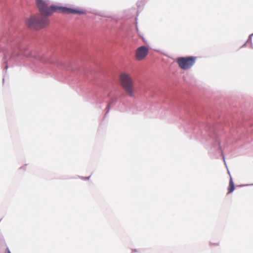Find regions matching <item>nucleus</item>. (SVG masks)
<instances>
[{"label": "nucleus", "instance_id": "obj_3", "mask_svg": "<svg viewBox=\"0 0 253 253\" xmlns=\"http://www.w3.org/2000/svg\"><path fill=\"white\" fill-rule=\"evenodd\" d=\"M49 21L47 17L41 15H34L27 19L26 24L31 29H38L47 26Z\"/></svg>", "mask_w": 253, "mask_h": 253}, {"label": "nucleus", "instance_id": "obj_1", "mask_svg": "<svg viewBox=\"0 0 253 253\" xmlns=\"http://www.w3.org/2000/svg\"><path fill=\"white\" fill-rule=\"evenodd\" d=\"M36 3L41 13V15L45 17L56 12L65 14H82L84 13L83 11L78 9L51 4L48 0H36Z\"/></svg>", "mask_w": 253, "mask_h": 253}, {"label": "nucleus", "instance_id": "obj_8", "mask_svg": "<svg viewBox=\"0 0 253 253\" xmlns=\"http://www.w3.org/2000/svg\"><path fill=\"white\" fill-rule=\"evenodd\" d=\"M6 251H7L6 253H11L10 251L8 249L6 250Z\"/></svg>", "mask_w": 253, "mask_h": 253}, {"label": "nucleus", "instance_id": "obj_6", "mask_svg": "<svg viewBox=\"0 0 253 253\" xmlns=\"http://www.w3.org/2000/svg\"><path fill=\"white\" fill-rule=\"evenodd\" d=\"M32 56L38 60H40L42 62L44 63H49V64H55V63L52 61H51L49 58H45L42 56H35L34 55H32Z\"/></svg>", "mask_w": 253, "mask_h": 253}, {"label": "nucleus", "instance_id": "obj_2", "mask_svg": "<svg viewBox=\"0 0 253 253\" xmlns=\"http://www.w3.org/2000/svg\"><path fill=\"white\" fill-rule=\"evenodd\" d=\"M119 83L121 86L128 96L131 97L135 96L136 90L130 74L126 72L121 73L119 75Z\"/></svg>", "mask_w": 253, "mask_h": 253}, {"label": "nucleus", "instance_id": "obj_4", "mask_svg": "<svg viewBox=\"0 0 253 253\" xmlns=\"http://www.w3.org/2000/svg\"><path fill=\"white\" fill-rule=\"evenodd\" d=\"M197 57L188 56L185 57H179L176 61L179 68L184 70L190 69L195 63Z\"/></svg>", "mask_w": 253, "mask_h": 253}, {"label": "nucleus", "instance_id": "obj_5", "mask_svg": "<svg viewBox=\"0 0 253 253\" xmlns=\"http://www.w3.org/2000/svg\"><path fill=\"white\" fill-rule=\"evenodd\" d=\"M149 48L146 46L143 45L139 47L135 51V58L138 61L144 59L147 56Z\"/></svg>", "mask_w": 253, "mask_h": 253}, {"label": "nucleus", "instance_id": "obj_7", "mask_svg": "<svg viewBox=\"0 0 253 253\" xmlns=\"http://www.w3.org/2000/svg\"><path fill=\"white\" fill-rule=\"evenodd\" d=\"M234 189H235L234 184L233 183L232 177L230 176L229 183V186L228 187L227 193L229 194V193L232 192L234 190Z\"/></svg>", "mask_w": 253, "mask_h": 253}]
</instances>
